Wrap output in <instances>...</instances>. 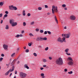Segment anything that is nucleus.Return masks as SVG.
<instances>
[{
    "label": "nucleus",
    "mask_w": 78,
    "mask_h": 78,
    "mask_svg": "<svg viewBox=\"0 0 78 78\" xmlns=\"http://www.w3.org/2000/svg\"><path fill=\"white\" fill-rule=\"evenodd\" d=\"M56 64L58 65H61L63 64V61H62V59L61 58H59L56 61Z\"/></svg>",
    "instance_id": "f257e3e1"
},
{
    "label": "nucleus",
    "mask_w": 78,
    "mask_h": 78,
    "mask_svg": "<svg viewBox=\"0 0 78 78\" xmlns=\"http://www.w3.org/2000/svg\"><path fill=\"white\" fill-rule=\"evenodd\" d=\"M52 14H54V12H58V7H55V6H52Z\"/></svg>",
    "instance_id": "f03ea898"
},
{
    "label": "nucleus",
    "mask_w": 78,
    "mask_h": 78,
    "mask_svg": "<svg viewBox=\"0 0 78 78\" xmlns=\"http://www.w3.org/2000/svg\"><path fill=\"white\" fill-rule=\"evenodd\" d=\"M27 74L21 72L20 73V76L21 78H25L27 76Z\"/></svg>",
    "instance_id": "7ed1b4c3"
},
{
    "label": "nucleus",
    "mask_w": 78,
    "mask_h": 78,
    "mask_svg": "<svg viewBox=\"0 0 78 78\" xmlns=\"http://www.w3.org/2000/svg\"><path fill=\"white\" fill-rule=\"evenodd\" d=\"M62 39H61V38H58V39L57 41L58 42H60L62 43V42H66V37H63L62 38Z\"/></svg>",
    "instance_id": "20e7f679"
},
{
    "label": "nucleus",
    "mask_w": 78,
    "mask_h": 78,
    "mask_svg": "<svg viewBox=\"0 0 78 78\" xmlns=\"http://www.w3.org/2000/svg\"><path fill=\"white\" fill-rule=\"evenodd\" d=\"M8 46L5 44H4L3 45V48L4 50H6L8 49Z\"/></svg>",
    "instance_id": "39448f33"
},
{
    "label": "nucleus",
    "mask_w": 78,
    "mask_h": 78,
    "mask_svg": "<svg viewBox=\"0 0 78 78\" xmlns=\"http://www.w3.org/2000/svg\"><path fill=\"white\" fill-rule=\"evenodd\" d=\"M76 19V17L74 16H70V19L71 20H75Z\"/></svg>",
    "instance_id": "423d86ee"
},
{
    "label": "nucleus",
    "mask_w": 78,
    "mask_h": 78,
    "mask_svg": "<svg viewBox=\"0 0 78 78\" xmlns=\"http://www.w3.org/2000/svg\"><path fill=\"white\" fill-rule=\"evenodd\" d=\"M68 64L70 66H72L73 64V62L71 61H69V62H68Z\"/></svg>",
    "instance_id": "0eeeda50"
},
{
    "label": "nucleus",
    "mask_w": 78,
    "mask_h": 78,
    "mask_svg": "<svg viewBox=\"0 0 78 78\" xmlns=\"http://www.w3.org/2000/svg\"><path fill=\"white\" fill-rule=\"evenodd\" d=\"M17 23L15 22L12 25V27H15V26L17 25Z\"/></svg>",
    "instance_id": "6e6552de"
},
{
    "label": "nucleus",
    "mask_w": 78,
    "mask_h": 78,
    "mask_svg": "<svg viewBox=\"0 0 78 78\" xmlns=\"http://www.w3.org/2000/svg\"><path fill=\"white\" fill-rule=\"evenodd\" d=\"M13 7L14 6L12 5L11 6H9V9H10V10H13Z\"/></svg>",
    "instance_id": "1a4fd4ad"
},
{
    "label": "nucleus",
    "mask_w": 78,
    "mask_h": 78,
    "mask_svg": "<svg viewBox=\"0 0 78 78\" xmlns=\"http://www.w3.org/2000/svg\"><path fill=\"white\" fill-rule=\"evenodd\" d=\"M9 70H10V72H13V71H14V66H12V70L11 69Z\"/></svg>",
    "instance_id": "9d476101"
},
{
    "label": "nucleus",
    "mask_w": 78,
    "mask_h": 78,
    "mask_svg": "<svg viewBox=\"0 0 78 78\" xmlns=\"http://www.w3.org/2000/svg\"><path fill=\"white\" fill-rule=\"evenodd\" d=\"M65 37L66 38H69L70 37V35L69 34H65Z\"/></svg>",
    "instance_id": "9b49d317"
},
{
    "label": "nucleus",
    "mask_w": 78,
    "mask_h": 78,
    "mask_svg": "<svg viewBox=\"0 0 78 78\" xmlns=\"http://www.w3.org/2000/svg\"><path fill=\"white\" fill-rule=\"evenodd\" d=\"M10 70H11V69L9 70L7 72L5 73V75H6V76L8 75V74H9V73H10Z\"/></svg>",
    "instance_id": "f8f14e48"
},
{
    "label": "nucleus",
    "mask_w": 78,
    "mask_h": 78,
    "mask_svg": "<svg viewBox=\"0 0 78 78\" xmlns=\"http://www.w3.org/2000/svg\"><path fill=\"white\" fill-rule=\"evenodd\" d=\"M14 20H11L10 21V23H11V24H12L13 23H14Z\"/></svg>",
    "instance_id": "ddd939ff"
},
{
    "label": "nucleus",
    "mask_w": 78,
    "mask_h": 78,
    "mask_svg": "<svg viewBox=\"0 0 78 78\" xmlns=\"http://www.w3.org/2000/svg\"><path fill=\"white\" fill-rule=\"evenodd\" d=\"M41 39H43V40H44V41H46L47 40V38L46 37H45L44 38L41 37Z\"/></svg>",
    "instance_id": "4468645a"
},
{
    "label": "nucleus",
    "mask_w": 78,
    "mask_h": 78,
    "mask_svg": "<svg viewBox=\"0 0 78 78\" xmlns=\"http://www.w3.org/2000/svg\"><path fill=\"white\" fill-rule=\"evenodd\" d=\"M36 41H41V38L37 37L36 39Z\"/></svg>",
    "instance_id": "2eb2a0df"
},
{
    "label": "nucleus",
    "mask_w": 78,
    "mask_h": 78,
    "mask_svg": "<svg viewBox=\"0 0 78 78\" xmlns=\"http://www.w3.org/2000/svg\"><path fill=\"white\" fill-rule=\"evenodd\" d=\"M24 67L25 68H27V69H29V67L27 66V65H25Z\"/></svg>",
    "instance_id": "dca6fc26"
},
{
    "label": "nucleus",
    "mask_w": 78,
    "mask_h": 78,
    "mask_svg": "<svg viewBox=\"0 0 78 78\" xmlns=\"http://www.w3.org/2000/svg\"><path fill=\"white\" fill-rule=\"evenodd\" d=\"M23 14L24 16H25V10L23 11Z\"/></svg>",
    "instance_id": "f3484780"
},
{
    "label": "nucleus",
    "mask_w": 78,
    "mask_h": 78,
    "mask_svg": "<svg viewBox=\"0 0 78 78\" xmlns=\"http://www.w3.org/2000/svg\"><path fill=\"white\" fill-rule=\"evenodd\" d=\"M68 58L69 59V61H73V60L72 59V58L69 57Z\"/></svg>",
    "instance_id": "a211bd4d"
},
{
    "label": "nucleus",
    "mask_w": 78,
    "mask_h": 78,
    "mask_svg": "<svg viewBox=\"0 0 78 78\" xmlns=\"http://www.w3.org/2000/svg\"><path fill=\"white\" fill-rule=\"evenodd\" d=\"M14 9L15 10H17V8H16V7H13V10Z\"/></svg>",
    "instance_id": "6ab92c4d"
},
{
    "label": "nucleus",
    "mask_w": 78,
    "mask_h": 78,
    "mask_svg": "<svg viewBox=\"0 0 78 78\" xmlns=\"http://www.w3.org/2000/svg\"><path fill=\"white\" fill-rule=\"evenodd\" d=\"M40 33H43L44 32V31L43 30H40Z\"/></svg>",
    "instance_id": "aec40b11"
},
{
    "label": "nucleus",
    "mask_w": 78,
    "mask_h": 78,
    "mask_svg": "<svg viewBox=\"0 0 78 78\" xmlns=\"http://www.w3.org/2000/svg\"><path fill=\"white\" fill-rule=\"evenodd\" d=\"M15 55V53H14L13 54H12L11 56H12V57H13V56H14Z\"/></svg>",
    "instance_id": "412c9836"
},
{
    "label": "nucleus",
    "mask_w": 78,
    "mask_h": 78,
    "mask_svg": "<svg viewBox=\"0 0 78 78\" xmlns=\"http://www.w3.org/2000/svg\"><path fill=\"white\" fill-rule=\"evenodd\" d=\"M29 35L31 37V36H34V35H33V34L31 33H30L29 34Z\"/></svg>",
    "instance_id": "4be33fe9"
},
{
    "label": "nucleus",
    "mask_w": 78,
    "mask_h": 78,
    "mask_svg": "<svg viewBox=\"0 0 78 78\" xmlns=\"http://www.w3.org/2000/svg\"><path fill=\"white\" fill-rule=\"evenodd\" d=\"M20 37V35L17 34L16 35V37H17V38H18V37Z\"/></svg>",
    "instance_id": "5701e85b"
},
{
    "label": "nucleus",
    "mask_w": 78,
    "mask_h": 78,
    "mask_svg": "<svg viewBox=\"0 0 78 78\" xmlns=\"http://www.w3.org/2000/svg\"><path fill=\"white\" fill-rule=\"evenodd\" d=\"M55 20L57 22H58V20H57V19L56 18V16H55Z\"/></svg>",
    "instance_id": "b1692460"
},
{
    "label": "nucleus",
    "mask_w": 78,
    "mask_h": 78,
    "mask_svg": "<svg viewBox=\"0 0 78 78\" xmlns=\"http://www.w3.org/2000/svg\"><path fill=\"white\" fill-rule=\"evenodd\" d=\"M73 73V72H72V71H71L70 72H68V73H69V74H72V73Z\"/></svg>",
    "instance_id": "393cba45"
},
{
    "label": "nucleus",
    "mask_w": 78,
    "mask_h": 78,
    "mask_svg": "<svg viewBox=\"0 0 78 78\" xmlns=\"http://www.w3.org/2000/svg\"><path fill=\"white\" fill-rule=\"evenodd\" d=\"M65 52H68V51H69V49H66L65 50Z\"/></svg>",
    "instance_id": "a878e982"
},
{
    "label": "nucleus",
    "mask_w": 78,
    "mask_h": 78,
    "mask_svg": "<svg viewBox=\"0 0 78 78\" xmlns=\"http://www.w3.org/2000/svg\"><path fill=\"white\" fill-rule=\"evenodd\" d=\"M8 28H9V27H8V26L7 25L6 26V27H5V29L7 30L8 29Z\"/></svg>",
    "instance_id": "bb28decb"
},
{
    "label": "nucleus",
    "mask_w": 78,
    "mask_h": 78,
    "mask_svg": "<svg viewBox=\"0 0 78 78\" xmlns=\"http://www.w3.org/2000/svg\"><path fill=\"white\" fill-rule=\"evenodd\" d=\"M3 5V3L2 2H0V6H2V5Z\"/></svg>",
    "instance_id": "cd10ccee"
},
{
    "label": "nucleus",
    "mask_w": 78,
    "mask_h": 78,
    "mask_svg": "<svg viewBox=\"0 0 78 78\" xmlns=\"http://www.w3.org/2000/svg\"><path fill=\"white\" fill-rule=\"evenodd\" d=\"M43 62H47V60L46 59H43Z\"/></svg>",
    "instance_id": "c85d7f7f"
},
{
    "label": "nucleus",
    "mask_w": 78,
    "mask_h": 78,
    "mask_svg": "<svg viewBox=\"0 0 78 78\" xmlns=\"http://www.w3.org/2000/svg\"><path fill=\"white\" fill-rule=\"evenodd\" d=\"M62 7H63V8H65V7H66V5L65 4H63L62 5Z\"/></svg>",
    "instance_id": "c756f323"
},
{
    "label": "nucleus",
    "mask_w": 78,
    "mask_h": 78,
    "mask_svg": "<svg viewBox=\"0 0 78 78\" xmlns=\"http://www.w3.org/2000/svg\"><path fill=\"white\" fill-rule=\"evenodd\" d=\"M35 31H39V29H38V28H37L35 29Z\"/></svg>",
    "instance_id": "7c9ffc66"
},
{
    "label": "nucleus",
    "mask_w": 78,
    "mask_h": 78,
    "mask_svg": "<svg viewBox=\"0 0 78 78\" xmlns=\"http://www.w3.org/2000/svg\"><path fill=\"white\" fill-rule=\"evenodd\" d=\"M26 53H28V52H29V50H28V49H26Z\"/></svg>",
    "instance_id": "2f4dec72"
},
{
    "label": "nucleus",
    "mask_w": 78,
    "mask_h": 78,
    "mask_svg": "<svg viewBox=\"0 0 78 78\" xmlns=\"http://www.w3.org/2000/svg\"><path fill=\"white\" fill-rule=\"evenodd\" d=\"M38 10H41L42 9V8L41 7H39L38 8Z\"/></svg>",
    "instance_id": "473e14b6"
},
{
    "label": "nucleus",
    "mask_w": 78,
    "mask_h": 78,
    "mask_svg": "<svg viewBox=\"0 0 78 78\" xmlns=\"http://www.w3.org/2000/svg\"><path fill=\"white\" fill-rule=\"evenodd\" d=\"M34 55L35 56H37V54H36V53H34Z\"/></svg>",
    "instance_id": "72a5a7b5"
},
{
    "label": "nucleus",
    "mask_w": 78,
    "mask_h": 78,
    "mask_svg": "<svg viewBox=\"0 0 78 78\" xmlns=\"http://www.w3.org/2000/svg\"><path fill=\"white\" fill-rule=\"evenodd\" d=\"M48 47H47L45 49V50L46 51L48 50Z\"/></svg>",
    "instance_id": "f704fd0d"
},
{
    "label": "nucleus",
    "mask_w": 78,
    "mask_h": 78,
    "mask_svg": "<svg viewBox=\"0 0 78 78\" xmlns=\"http://www.w3.org/2000/svg\"><path fill=\"white\" fill-rule=\"evenodd\" d=\"M41 76H44V74L43 73H42L41 74Z\"/></svg>",
    "instance_id": "c9c22d12"
},
{
    "label": "nucleus",
    "mask_w": 78,
    "mask_h": 78,
    "mask_svg": "<svg viewBox=\"0 0 78 78\" xmlns=\"http://www.w3.org/2000/svg\"><path fill=\"white\" fill-rule=\"evenodd\" d=\"M23 26H25V25H26V23L25 22H23Z\"/></svg>",
    "instance_id": "e433bc0d"
},
{
    "label": "nucleus",
    "mask_w": 78,
    "mask_h": 78,
    "mask_svg": "<svg viewBox=\"0 0 78 78\" xmlns=\"http://www.w3.org/2000/svg\"><path fill=\"white\" fill-rule=\"evenodd\" d=\"M48 33L49 34H51V32H50V31H47Z\"/></svg>",
    "instance_id": "4c0bfd02"
},
{
    "label": "nucleus",
    "mask_w": 78,
    "mask_h": 78,
    "mask_svg": "<svg viewBox=\"0 0 78 78\" xmlns=\"http://www.w3.org/2000/svg\"><path fill=\"white\" fill-rule=\"evenodd\" d=\"M1 56L2 57H4V56H5V55H4L3 54H1Z\"/></svg>",
    "instance_id": "58836bf2"
},
{
    "label": "nucleus",
    "mask_w": 78,
    "mask_h": 78,
    "mask_svg": "<svg viewBox=\"0 0 78 78\" xmlns=\"http://www.w3.org/2000/svg\"><path fill=\"white\" fill-rule=\"evenodd\" d=\"M45 8H48V6L47 5H45Z\"/></svg>",
    "instance_id": "ea45409f"
},
{
    "label": "nucleus",
    "mask_w": 78,
    "mask_h": 78,
    "mask_svg": "<svg viewBox=\"0 0 78 78\" xmlns=\"http://www.w3.org/2000/svg\"><path fill=\"white\" fill-rule=\"evenodd\" d=\"M28 45L29 46H30V47H31V43H29Z\"/></svg>",
    "instance_id": "a19ab883"
},
{
    "label": "nucleus",
    "mask_w": 78,
    "mask_h": 78,
    "mask_svg": "<svg viewBox=\"0 0 78 78\" xmlns=\"http://www.w3.org/2000/svg\"><path fill=\"white\" fill-rule=\"evenodd\" d=\"M8 16V15L7 14H5L4 16V17H7Z\"/></svg>",
    "instance_id": "79ce46f5"
},
{
    "label": "nucleus",
    "mask_w": 78,
    "mask_h": 78,
    "mask_svg": "<svg viewBox=\"0 0 78 78\" xmlns=\"http://www.w3.org/2000/svg\"><path fill=\"white\" fill-rule=\"evenodd\" d=\"M2 16H3V14L2 13H1L0 14V17H2Z\"/></svg>",
    "instance_id": "37998d69"
},
{
    "label": "nucleus",
    "mask_w": 78,
    "mask_h": 78,
    "mask_svg": "<svg viewBox=\"0 0 78 78\" xmlns=\"http://www.w3.org/2000/svg\"><path fill=\"white\" fill-rule=\"evenodd\" d=\"M3 58H0V61H2V60H3Z\"/></svg>",
    "instance_id": "c03bdc74"
},
{
    "label": "nucleus",
    "mask_w": 78,
    "mask_h": 78,
    "mask_svg": "<svg viewBox=\"0 0 78 78\" xmlns=\"http://www.w3.org/2000/svg\"><path fill=\"white\" fill-rule=\"evenodd\" d=\"M44 34H47V31H44Z\"/></svg>",
    "instance_id": "a18cd8bd"
},
{
    "label": "nucleus",
    "mask_w": 78,
    "mask_h": 78,
    "mask_svg": "<svg viewBox=\"0 0 78 78\" xmlns=\"http://www.w3.org/2000/svg\"><path fill=\"white\" fill-rule=\"evenodd\" d=\"M27 16H31V14L30 13H28L27 14Z\"/></svg>",
    "instance_id": "49530a36"
},
{
    "label": "nucleus",
    "mask_w": 78,
    "mask_h": 78,
    "mask_svg": "<svg viewBox=\"0 0 78 78\" xmlns=\"http://www.w3.org/2000/svg\"><path fill=\"white\" fill-rule=\"evenodd\" d=\"M49 59H50V60H51V59H52V58L51 57H49Z\"/></svg>",
    "instance_id": "de8ad7c7"
},
{
    "label": "nucleus",
    "mask_w": 78,
    "mask_h": 78,
    "mask_svg": "<svg viewBox=\"0 0 78 78\" xmlns=\"http://www.w3.org/2000/svg\"><path fill=\"white\" fill-rule=\"evenodd\" d=\"M65 35H66V34H62V37H63V36H65Z\"/></svg>",
    "instance_id": "09e8293b"
},
{
    "label": "nucleus",
    "mask_w": 78,
    "mask_h": 78,
    "mask_svg": "<svg viewBox=\"0 0 78 78\" xmlns=\"http://www.w3.org/2000/svg\"><path fill=\"white\" fill-rule=\"evenodd\" d=\"M34 22H32L30 23V25H33V24H34Z\"/></svg>",
    "instance_id": "8fccbe9b"
},
{
    "label": "nucleus",
    "mask_w": 78,
    "mask_h": 78,
    "mask_svg": "<svg viewBox=\"0 0 78 78\" xmlns=\"http://www.w3.org/2000/svg\"><path fill=\"white\" fill-rule=\"evenodd\" d=\"M5 14H8V11H6L5 12Z\"/></svg>",
    "instance_id": "3c124183"
},
{
    "label": "nucleus",
    "mask_w": 78,
    "mask_h": 78,
    "mask_svg": "<svg viewBox=\"0 0 78 78\" xmlns=\"http://www.w3.org/2000/svg\"><path fill=\"white\" fill-rule=\"evenodd\" d=\"M46 66H46V65H43V67H46Z\"/></svg>",
    "instance_id": "603ef678"
},
{
    "label": "nucleus",
    "mask_w": 78,
    "mask_h": 78,
    "mask_svg": "<svg viewBox=\"0 0 78 78\" xmlns=\"http://www.w3.org/2000/svg\"><path fill=\"white\" fill-rule=\"evenodd\" d=\"M17 72L16 70L15 72V74H17Z\"/></svg>",
    "instance_id": "864d4df0"
},
{
    "label": "nucleus",
    "mask_w": 78,
    "mask_h": 78,
    "mask_svg": "<svg viewBox=\"0 0 78 78\" xmlns=\"http://www.w3.org/2000/svg\"><path fill=\"white\" fill-rule=\"evenodd\" d=\"M0 23H3V20H1Z\"/></svg>",
    "instance_id": "5fc2aeb1"
},
{
    "label": "nucleus",
    "mask_w": 78,
    "mask_h": 78,
    "mask_svg": "<svg viewBox=\"0 0 78 78\" xmlns=\"http://www.w3.org/2000/svg\"><path fill=\"white\" fill-rule=\"evenodd\" d=\"M64 71L65 72H67V69H65Z\"/></svg>",
    "instance_id": "6e6d98bb"
},
{
    "label": "nucleus",
    "mask_w": 78,
    "mask_h": 78,
    "mask_svg": "<svg viewBox=\"0 0 78 78\" xmlns=\"http://www.w3.org/2000/svg\"><path fill=\"white\" fill-rule=\"evenodd\" d=\"M40 69L41 70H43V69H44V68H40Z\"/></svg>",
    "instance_id": "4d7b16f0"
},
{
    "label": "nucleus",
    "mask_w": 78,
    "mask_h": 78,
    "mask_svg": "<svg viewBox=\"0 0 78 78\" xmlns=\"http://www.w3.org/2000/svg\"><path fill=\"white\" fill-rule=\"evenodd\" d=\"M14 62H15V61H14V60H13L12 62V63H14Z\"/></svg>",
    "instance_id": "13d9d810"
},
{
    "label": "nucleus",
    "mask_w": 78,
    "mask_h": 78,
    "mask_svg": "<svg viewBox=\"0 0 78 78\" xmlns=\"http://www.w3.org/2000/svg\"><path fill=\"white\" fill-rule=\"evenodd\" d=\"M65 10H67V8H65V9H64Z\"/></svg>",
    "instance_id": "bf43d9fd"
},
{
    "label": "nucleus",
    "mask_w": 78,
    "mask_h": 78,
    "mask_svg": "<svg viewBox=\"0 0 78 78\" xmlns=\"http://www.w3.org/2000/svg\"><path fill=\"white\" fill-rule=\"evenodd\" d=\"M11 75H12V73H11L10 74V75H9V76H10V77H11Z\"/></svg>",
    "instance_id": "052dcab7"
},
{
    "label": "nucleus",
    "mask_w": 78,
    "mask_h": 78,
    "mask_svg": "<svg viewBox=\"0 0 78 78\" xmlns=\"http://www.w3.org/2000/svg\"><path fill=\"white\" fill-rule=\"evenodd\" d=\"M67 55H70V54H68V53H67Z\"/></svg>",
    "instance_id": "680f3d73"
},
{
    "label": "nucleus",
    "mask_w": 78,
    "mask_h": 78,
    "mask_svg": "<svg viewBox=\"0 0 78 78\" xmlns=\"http://www.w3.org/2000/svg\"><path fill=\"white\" fill-rule=\"evenodd\" d=\"M17 63H18V64H19V63H20L19 61H18Z\"/></svg>",
    "instance_id": "e2e57ef3"
},
{
    "label": "nucleus",
    "mask_w": 78,
    "mask_h": 78,
    "mask_svg": "<svg viewBox=\"0 0 78 78\" xmlns=\"http://www.w3.org/2000/svg\"><path fill=\"white\" fill-rule=\"evenodd\" d=\"M21 33L23 34V33H24V31H22Z\"/></svg>",
    "instance_id": "0e129e2a"
},
{
    "label": "nucleus",
    "mask_w": 78,
    "mask_h": 78,
    "mask_svg": "<svg viewBox=\"0 0 78 78\" xmlns=\"http://www.w3.org/2000/svg\"><path fill=\"white\" fill-rule=\"evenodd\" d=\"M48 14V15H50V13H48V14Z\"/></svg>",
    "instance_id": "69168bd1"
},
{
    "label": "nucleus",
    "mask_w": 78,
    "mask_h": 78,
    "mask_svg": "<svg viewBox=\"0 0 78 78\" xmlns=\"http://www.w3.org/2000/svg\"><path fill=\"white\" fill-rule=\"evenodd\" d=\"M64 29H67V27H65Z\"/></svg>",
    "instance_id": "338daca9"
},
{
    "label": "nucleus",
    "mask_w": 78,
    "mask_h": 78,
    "mask_svg": "<svg viewBox=\"0 0 78 78\" xmlns=\"http://www.w3.org/2000/svg\"><path fill=\"white\" fill-rule=\"evenodd\" d=\"M20 49H19V48H18L17 49V50H19Z\"/></svg>",
    "instance_id": "774afa93"
}]
</instances>
